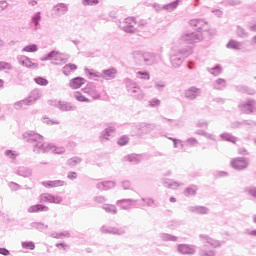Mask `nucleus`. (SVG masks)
Masks as SVG:
<instances>
[{
	"label": "nucleus",
	"mask_w": 256,
	"mask_h": 256,
	"mask_svg": "<svg viewBox=\"0 0 256 256\" xmlns=\"http://www.w3.org/2000/svg\"><path fill=\"white\" fill-rule=\"evenodd\" d=\"M22 139L29 145H32V151L36 154L48 153V151H51L53 149V146H51V144L43 142L44 139L41 134H37L33 131L24 132L22 135Z\"/></svg>",
	"instance_id": "obj_1"
},
{
	"label": "nucleus",
	"mask_w": 256,
	"mask_h": 256,
	"mask_svg": "<svg viewBox=\"0 0 256 256\" xmlns=\"http://www.w3.org/2000/svg\"><path fill=\"white\" fill-rule=\"evenodd\" d=\"M132 55L138 65H153L161 61V55L151 52L134 51Z\"/></svg>",
	"instance_id": "obj_2"
},
{
	"label": "nucleus",
	"mask_w": 256,
	"mask_h": 256,
	"mask_svg": "<svg viewBox=\"0 0 256 256\" xmlns=\"http://www.w3.org/2000/svg\"><path fill=\"white\" fill-rule=\"evenodd\" d=\"M193 53L191 48H182L178 50H171L170 52V63L174 69L179 68L180 65H183L185 57H189Z\"/></svg>",
	"instance_id": "obj_3"
},
{
	"label": "nucleus",
	"mask_w": 256,
	"mask_h": 256,
	"mask_svg": "<svg viewBox=\"0 0 256 256\" xmlns=\"http://www.w3.org/2000/svg\"><path fill=\"white\" fill-rule=\"evenodd\" d=\"M126 89L128 93L131 95V97H134V99H137L138 101H141L144 99L145 95L143 94V90H141V87L137 84V82L126 78L124 80Z\"/></svg>",
	"instance_id": "obj_4"
},
{
	"label": "nucleus",
	"mask_w": 256,
	"mask_h": 256,
	"mask_svg": "<svg viewBox=\"0 0 256 256\" xmlns=\"http://www.w3.org/2000/svg\"><path fill=\"white\" fill-rule=\"evenodd\" d=\"M133 23L135 25H139L140 27L147 25V21L145 20H139L137 22L135 18L129 17L125 19V22L120 25V27L125 31V33H135V26H133Z\"/></svg>",
	"instance_id": "obj_5"
},
{
	"label": "nucleus",
	"mask_w": 256,
	"mask_h": 256,
	"mask_svg": "<svg viewBox=\"0 0 256 256\" xmlns=\"http://www.w3.org/2000/svg\"><path fill=\"white\" fill-rule=\"evenodd\" d=\"M41 61H52V65H63L67 62V58L63 57V54L52 50L45 57L41 58Z\"/></svg>",
	"instance_id": "obj_6"
},
{
	"label": "nucleus",
	"mask_w": 256,
	"mask_h": 256,
	"mask_svg": "<svg viewBox=\"0 0 256 256\" xmlns=\"http://www.w3.org/2000/svg\"><path fill=\"white\" fill-rule=\"evenodd\" d=\"M157 125L151 123L142 122L135 126L136 135L138 137H145V135H149L152 131H155Z\"/></svg>",
	"instance_id": "obj_7"
},
{
	"label": "nucleus",
	"mask_w": 256,
	"mask_h": 256,
	"mask_svg": "<svg viewBox=\"0 0 256 256\" xmlns=\"http://www.w3.org/2000/svg\"><path fill=\"white\" fill-rule=\"evenodd\" d=\"M118 207H121L124 211H129V209H139V207H145V204L139 203V200L133 199H122L118 200L117 203Z\"/></svg>",
	"instance_id": "obj_8"
},
{
	"label": "nucleus",
	"mask_w": 256,
	"mask_h": 256,
	"mask_svg": "<svg viewBox=\"0 0 256 256\" xmlns=\"http://www.w3.org/2000/svg\"><path fill=\"white\" fill-rule=\"evenodd\" d=\"M203 39V34L197 32H184L180 36V41L187 43L188 45H193V43H199Z\"/></svg>",
	"instance_id": "obj_9"
},
{
	"label": "nucleus",
	"mask_w": 256,
	"mask_h": 256,
	"mask_svg": "<svg viewBox=\"0 0 256 256\" xmlns=\"http://www.w3.org/2000/svg\"><path fill=\"white\" fill-rule=\"evenodd\" d=\"M190 25L192 27H196L198 33H207L208 35H211V29L209 28V23L205 21L204 19H192L190 20Z\"/></svg>",
	"instance_id": "obj_10"
},
{
	"label": "nucleus",
	"mask_w": 256,
	"mask_h": 256,
	"mask_svg": "<svg viewBox=\"0 0 256 256\" xmlns=\"http://www.w3.org/2000/svg\"><path fill=\"white\" fill-rule=\"evenodd\" d=\"M238 109L241 113H244L245 115H251L253 111H255V100L248 99L246 102H242L238 105Z\"/></svg>",
	"instance_id": "obj_11"
},
{
	"label": "nucleus",
	"mask_w": 256,
	"mask_h": 256,
	"mask_svg": "<svg viewBox=\"0 0 256 256\" xmlns=\"http://www.w3.org/2000/svg\"><path fill=\"white\" fill-rule=\"evenodd\" d=\"M231 166L236 171H243V169H247L249 167V158L238 157L231 161Z\"/></svg>",
	"instance_id": "obj_12"
},
{
	"label": "nucleus",
	"mask_w": 256,
	"mask_h": 256,
	"mask_svg": "<svg viewBox=\"0 0 256 256\" xmlns=\"http://www.w3.org/2000/svg\"><path fill=\"white\" fill-rule=\"evenodd\" d=\"M40 203H55L59 205L63 203V197L54 196L53 194L45 193L40 195Z\"/></svg>",
	"instance_id": "obj_13"
},
{
	"label": "nucleus",
	"mask_w": 256,
	"mask_h": 256,
	"mask_svg": "<svg viewBox=\"0 0 256 256\" xmlns=\"http://www.w3.org/2000/svg\"><path fill=\"white\" fill-rule=\"evenodd\" d=\"M17 61L20 65H22L23 67H27L28 69H39V64L32 63L31 59L25 55L17 56Z\"/></svg>",
	"instance_id": "obj_14"
},
{
	"label": "nucleus",
	"mask_w": 256,
	"mask_h": 256,
	"mask_svg": "<svg viewBox=\"0 0 256 256\" xmlns=\"http://www.w3.org/2000/svg\"><path fill=\"white\" fill-rule=\"evenodd\" d=\"M84 93L90 95L93 99H100L101 94L97 90V86L94 83H88L87 86L83 89Z\"/></svg>",
	"instance_id": "obj_15"
},
{
	"label": "nucleus",
	"mask_w": 256,
	"mask_h": 256,
	"mask_svg": "<svg viewBox=\"0 0 256 256\" xmlns=\"http://www.w3.org/2000/svg\"><path fill=\"white\" fill-rule=\"evenodd\" d=\"M177 251L181 255H195V247L187 244H179L177 246Z\"/></svg>",
	"instance_id": "obj_16"
},
{
	"label": "nucleus",
	"mask_w": 256,
	"mask_h": 256,
	"mask_svg": "<svg viewBox=\"0 0 256 256\" xmlns=\"http://www.w3.org/2000/svg\"><path fill=\"white\" fill-rule=\"evenodd\" d=\"M52 11L56 17H61V15H65L69 11V6L65 3H58L53 7Z\"/></svg>",
	"instance_id": "obj_17"
},
{
	"label": "nucleus",
	"mask_w": 256,
	"mask_h": 256,
	"mask_svg": "<svg viewBox=\"0 0 256 256\" xmlns=\"http://www.w3.org/2000/svg\"><path fill=\"white\" fill-rule=\"evenodd\" d=\"M162 185L163 187H166V189H179V187H183V185L185 184L181 182H177L175 180L164 178L162 179Z\"/></svg>",
	"instance_id": "obj_18"
},
{
	"label": "nucleus",
	"mask_w": 256,
	"mask_h": 256,
	"mask_svg": "<svg viewBox=\"0 0 256 256\" xmlns=\"http://www.w3.org/2000/svg\"><path fill=\"white\" fill-rule=\"evenodd\" d=\"M85 83H87V80H85V78L83 77L78 76L70 80L69 87L71 89H81V87H83Z\"/></svg>",
	"instance_id": "obj_19"
},
{
	"label": "nucleus",
	"mask_w": 256,
	"mask_h": 256,
	"mask_svg": "<svg viewBox=\"0 0 256 256\" xmlns=\"http://www.w3.org/2000/svg\"><path fill=\"white\" fill-rule=\"evenodd\" d=\"M60 111H76L77 106L73 105L71 102L59 101L56 105Z\"/></svg>",
	"instance_id": "obj_20"
},
{
	"label": "nucleus",
	"mask_w": 256,
	"mask_h": 256,
	"mask_svg": "<svg viewBox=\"0 0 256 256\" xmlns=\"http://www.w3.org/2000/svg\"><path fill=\"white\" fill-rule=\"evenodd\" d=\"M116 75H117V69L110 68V69L103 70L102 73L100 74V77L102 79H105L106 81H111V79H115Z\"/></svg>",
	"instance_id": "obj_21"
},
{
	"label": "nucleus",
	"mask_w": 256,
	"mask_h": 256,
	"mask_svg": "<svg viewBox=\"0 0 256 256\" xmlns=\"http://www.w3.org/2000/svg\"><path fill=\"white\" fill-rule=\"evenodd\" d=\"M117 183L115 181H103L96 184V189L99 191H109V189H113Z\"/></svg>",
	"instance_id": "obj_22"
},
{
	"label": "nucleus",
	"mask_w": 256,
	"mask_h": 256,
	"mask_svg": "<svg viewBox=\"0 0 256 256\" xmlns=\"http://www.w3.org/2000/svg\"><path fill=\"white\" fill-rule=\"evenodd\" d=\"M199 93H200L199 88L193 86L185 91V97H186V99L193 101V100L197 99V97H199Z\"/></svg>",
	"instance_id": "obj_23"
},
{
	"label": "nucleus",
	"mask_w": 256,
	"mask_h": 256,
	"mask_svg": "<svg viewBox=\"0 0 256 256\" xmlns=\"http://www.w3.org/2000/svg\"><path fill=\"white\" fill-rule=\"evenodd\" d=\"M28 213H45L49 211V207L43 204H36L28 208Z\"/></svg>",
	"instance_id": "obj_24"
},
{
	"label": "nucleus",
	"mask_w": 256,
	"mask_h": 256,
	"mask_svg": "<svg viewBox=\"0 0 256 256\" xmlns=\"http://www.w3.org/2000/svg\"><path fill=\"white\" fill-rule=\"evenodd\" d=\"M190 213H196L197 215H207L209 213V208L205 206H190L188 207Z\"/></svg>",
	"instance_id": "obj_25"
},
{
	"label": "nucleus",
	"mask_w": 256,
	"mask_h": 256,
	"mask_svg": "<svg viewBox=\"0 0 256 256\" xmlns=\"http://www.w3.org/2000/svg\"><path fill=\"white\" fill-rule=\"evenodd\" d=\"M199 237L201 241H205V243H208V245H210L211 247H214V248L221 247V243L219 241L214 240L208 235L200 234Z\"/></svg>",
	"instance_id": "obj_26"
},
{
	"label": "nucleus",
	"mask_w": 256,
	"mask_h": 256,
	"mask_svg": "<svg viewBox=\"0 0 256 256\" xmlns=\"http://www.w3.org/2000/svg\"><path fill=\"white\" fill-rule=\"evenodd\" d=\"M245 125H249L250 127H256V122L255 121H249V120H244V121H234L231 123V128L232 129H239V127H243Z\"/></svg>",
	"instance_id": "obj_27"
},
{
	"label": "nucleus",
	"mask_w": 256,
	"mask_h": 256,
	"mask_svg": "<svg viewBox=\"0 0 256 256\" xmlns=\"http://www.w3.org/2000/svg\"><path fill=\"white\" fill-rule=\"evenodd\" d=\"M197 191H199L197 185L192 184L184 190V195L185 197H195V195H197Z\"/></svg>",
	"instance_id": "obj_28"
},
{
	"label": "nucleus",
	"mask_w": 256,
	"mask_h": 256,
	"mask_svg": "<svg viewBox=\"0 0 256 256\" xmlns=\"http://www.w3.org/2000/svg\"><path fill=\"white\" fill-rule=\"evenodd\" d=\"M42 185L44 187H63V185H66L65 181L63 180H53V181H46V182H42Z\"/></svg>",
	"instance_id": "obj_29"
},
{
	"label": "nucleus",
	"mask_w": 256,
	"mask_h": 256,
	"mask_svg": "<svg viewBox=\"0 0 256 256\" xmlns=\"http://www.w3.org/2000/svg\"><path fill=\"white\" fill-rule=\"evenodd\" d=\"M75 71H77V65L75 64H66L63 68H62V73L63 75H66V77H69V75L71 73H75Z\"/></svg>",
	"instance_id": "obj_30"
},
{
	"label": "nucleus",
	"mask_w": 256,
	"mask_h": 256,
	"mask_svg": "<svg viewBox=\"0 0 256 256\" xmlns=\"http://www.w3.org/2000/svg\"><path fill=\"white\" fill-rule=\"evenodd\" d=\"M160 119L162 121H168V123H170L171 127H184V125H185V122L181 119H178V120L167 119L164 116H161Z\"/></svg>",
	"instance_id": "obj_31"
},
{
	"label": "nucleus",
	"mask_w": 256,
	"mask_h": 256,
	"mask_svg": "<svg viewBox=\"0 0 256 256\" xmlns=\"http://www.w3.org/2000/svg\"><path fill=\"white\" fill-rule=\"evenodd\" d=\"M127 233V227L125 226H112V233L111 235H117L118 237H121Z\"/></svg>",
	"instance_id": "obj_32"
},
{
	"label": "nucleus",
	"mask_w": 256,
	"mask_h": 256,
	"mask_svg": "<svg viewBox=\"0 0 256 256\" xmlns=\"http://www.w3.org/2000/svg\"><path fill=\"white\" fill-rule=\"evenodd\" d=\"M179 3H181V0H175L171 3L163 5L162 9H164V11H168L169 13H171V11H175V9L179 7Z\"/></svg>",
	"instance_id": "obj_33"
},
{
	"label": "nucleus",
	"mask_w": 256,
	"mask_h": 256,
	"mask_svg": "<svg viewBox=\"0 0 256 256\" xmlns=\"http://www.w3.org/2000/svg\"><path fill=\"white\" fill-rule=\"evenodd\" d=\"M115 133V126H109L108 128L104 129L101 133L100 139L108 140L111 135Z\"/></svg>",
	"instance_id": "obj_34"
},
{
	"label": "nucleus",
	"mask_w": 256,
	"mask_h": 256,
	"mask_svg": "<svg viewBox=\"0 0 256 256\" xmlns=\"http://www.w3.org/2000/svg\"><path fill=\"white\" fill-rule=\"evenodd\" d=\"M213 87L218 91H223V89L227 87V81L223 78H219L214 82Z\"/></svg>",
	"instance_id": "obj_35"
},
{
	"label": "nucleus",
	"mask_w": 256,
	"mask_h": 256,
	"mask_svg": "<svg viewBox=\"0 0 256 256\" xmlns=\"http://www.w3.org/2000/svg\"><path fill=\"white\" fill-rule=\"evenodd\" d=\"M16 173L20 177H31L33 171L27 167H20L17 169Z\"/></svg>",
	"instance_id": "obj_36"
},
{
	"label": "nucleus",
	"mask_w": 256,
	"mask_h": 256,
	"mask_svg": "<svg viewBox=\"0 0 256 256\" xmlns=\"http://www.w3.org/2000/svg\"><path fill=\"white\" fill-rule=\"evenodd\" d=\"M160 239L161 241H171L173 243H177V241H179V237L169 233H160Z\"/></svg>",
	"instance_id": "obj_37"
},
{
	"label": "nucleus",
	"mask_w": 256,
	"mask_h": 256,
	"mask_svg": "<svg viewBox=\"0 0 256 256\" xmlns=\"http://www.w3.org/2000/svg\"><path fill=\"white\" fill-rule=\"evenodd\" d=\"M220 139H222V141H228V143H237V137L227 132L220 134Z\"/></svg>",
	"instance_id": "obj_38"
},
{
	"label": "nucleus",
	"mask_w": 256,
	"mask_h": 256,
	"mask_svg": "<svg viewBox=\"0 0 256 256\" xmlns=\"http://www.w3.org/2000/svg\"><path fill=\"white\" fill-rule=\"evenodd\" d=\"M227 49H233L234 51H239L241 50V43L238 42L237 40L231 39L227 44H226Z\"/></svg>",
	"instance_id": "obj_39"
},
{
	"label": "nucleus",
	"mask_w": 256,
	"mask_h": 256,
	"mask_svg": "<svg viewBox=\"0 0 256 256\" xmlns=\"http://www.w3.org/2000/svg\"><path fill=\"white\" fill-rule=\"evenodd\" d=\"M26 99L30 101V105H33L35 101H37L38 99H41V91L33 90L30 96Z\"/></svg>",
	"instance_id": "obj_40"
},
{
	"label": "nucleus",
	"mask_w": 256,
	"mask_h": 256,
	"mask_svg": "<svg viewBox=\"0 0 256 256\" xmlns=\"http://www.w3.org/2000/svg\"><path fill=\"white\" fill-rule=\"evenodd\" d=\"M126 159L127 161H129V163H133L134 165H137L141 163L143 157L139 154H131V155H128Z\"/></svg>",
	"instance_id": "obj_41"
},
{
	"label": "nucleus",
	"mask_w": 256,
	"mask_h": 256,
	"mask_svg": "<svg viewBox=\"0 0 256 256\" xmlns=\"http://www.w3.org/2000/svg\"><path fill=\"white\" fill-rule=\"evenodd\" d=\"M41 21V12L35 13L31 18V23L34 25V31L39 29V22Z\"/></svg>",
	"instance_id": "obj_42"
},
{
	"label": "nucleus",
	"mask_w": 256,
	"mask_h": 256,
	"mask_svg": "<svg viewBox=\"0 0 256 256\" xmlns=\"http://www.w3.org/2000/svg\"><path fill=\"white\" fill-rule=\"evenodd\" d=\"M30 227H32V229H36L37 231H45V229H49V225L43 222H32Z\"/></svg>",
	"instance_id": "obj_43"
},
{
	"label": "nucleus",
	"mask_w": 256,
	"mask_h": 256,
	"mask_svg": "<svg viewBox=\"0 0 256 256\" xmlns=\"http://www.w3.org/2000/svg\"><path fill=\"white\" fill-rule=\"evenodd\" d=\"M236 91H239V93H247V95H255V90H253L245 85L236 86Z\"/></svg>",
	"instance_id": "obj_44"
},
{
	"label": "nucleus",
	"mask_w": 256,
	"mask_h": 256,
	"mask_svg": "<svg viewBox=\"0 0 256 256\" xmlns=\"http://www.w3.org/2000/svg\"><path fill=\"white\" fill-rule=\"evenodd\" d=\"M29 105H31V100H27V98H26L24 100H20V101L14 103V109H16V110L23 109V107H27Z\"/></svg>",
	"instance_id": "obj_45"
},
{
	"label": "nucleus",
	"mask_w": 256,
	"mask_h": 256,
	"mask_svg": "<svg viewBox=\"0 0 256 256\" xmlns=\"http://www.w3.org/2000/svg\"><path fill=\"white\" fill-rule=\"evenodd\" d=\"M207 71L211 75H214V77H218V75H221V73H223V68H221L220 65H216L213 68H207Z\"/></svg>",
	"instance_id": "obj_46"
},
{
	"label": "nucleus",
	"mask_w": 256,
	"mask_h": 256,
	"mask_svg": "<svg viewBox=\"0 0 256 256\" xmlns=\"http://www.w3.org/2000/svg\"><path fill=\"white\" fill-rule=\"evenodd\" d=\"M102 209H104V211H106V213H111L112 215H117V207H115V205L104 204L102 206Z\"/></svg>",
	"instance_id": "obj_47"
},
{
	"label": "nucleus",
	"mask_w": 256,
	"mask_h": 256,
	"mask_svg": "<svg viewBox=\"0 0 256 256\" xmlns=\"http://www.w3.org/2000/svg\"><path fill=\"white\" fill-rule=\"evenodd\" d=\"M236 34L241 39H245V38L249 37V33L246 32V30L241 26L236 27Z\"/></svg>",
	"instance_id": "obj_48"
},
{
	"label": "nucleus",
	"mask_w": 256,
	"mask_h": 256,
	"mask_svg": "<svg viewBox=\"0 0 256 256\" xmlns=\"http://www.w3.org/2000/svg\"><path fill=\"white\" fill-rule=\"evenodd\" d=\"M34 81L37 85H41V87H47L49 85V80L41 76L34 78Z\"/></svg>",
	"instance_id": "obj_49"
},
{
	"label": "nucleus",
	"mask_w": 256,
	"mask_h": 256,
	"mask_svg": "<svg viewBox=\"0 0 256 256\" xmlns=\"http://www.w3.org/2000/svg\"><path fill=\"white\" fill-rule=\"evenodd\" d=\"M137 79H144L145 81H149L151 79V76L149 75V72L147 71H138L136 73Z\"/></svg>",
	"instance_id": "obj_50"
},
{
	"label": "nucleus",
	"mask_w": 256,
	"mask_h": 256,
	"mask_svg": "<svg viewBox=\"0 0 256 256\" xmlns=\"http://www.w3.org/2000/svg\"><path fill=\"white\" fill-rule=\"evenodd\" d=\"M74 98L76 99V101H80L81 103H89V99L87 97L83 96V94H81V92H75Z\"/></svg>",
	"instance_id": "obj_51"
},
{
	"label": "nucleus",
	"mask_w": 256,
	"mask_h": 256,
	"mask_svg": "<svg viewBox=\"0 0 256 256\" xmlns=\"http://www.w3.org/2000/svg\"><path fill=\"white\" fill-rule=\"evenodd\" d=\"M127 143H129V136L123 135L120 138H118L117 144L120 147H125V145H127Z\"/></svg>",
	"instance_id": "obj_52"
},
{
	"label": "nucleus",
	"mask_w": 256,
	"mask_h": 256,
	"mask_svg": "<svg viewBox=\"0 0 256 256\" xmlns=\"http://www.w3.org/2000/svg\"><path fill=\"white\" fill-rule=\"evenodd\" d=\"M22 249H29L30 251H33L35 249V243L32 241L29 242H22Z\"/></svg>",
	"instance_id": "obj_53"
},
{
	"label": "nucleus",
	"mask_w": 256,
	"mask_h": 256,
	"mask_svg": "<svg viewBox=\"0 0 256 256\" xmlns=\"http://www.w3.org/2000/svg\"><path fill=\"white\" fill-rule=\"evenodd\" d=\"M37 44H30L23 48L22 51H25L26 53H35L37 51Z\"/></svg>",
	"instance_id": "obj_54"
},
{
	"label": "nucleus",
	"mask_w": 256,
	"mask_h": 256,
	"mask_svg": "<svg viewBox=\"0 0 256 256\" xmlns=\"http://www.w3.org/2000/svg\"><path fill=\"white\" fill-rule=\"evenodd\" d=\"M101 233H104L105 235H111L113 231V226L103 225L100 228Z\"/></svg>",
	"instance_id": "obj_55"
},
{
	"label": "nucleus",
	"mask_w": 256,
	"mask_h": 256,
	"mask_svg": "<svg viewBox=\"0 0 256 256\" xmlns=\"http://www.w3.org/2000/svg\"><path fill=\"white\" fill-rule=\"evenodd\" d=\"M186 145L188 147H197V145H199V141L196 138L191 137L186 140Z\"/></svg>",
	"instance_id": "obj_56"
},
{
	"label": "nucleus",
	"mask_w": 256,
	"mask_h": 256,
	"mask_svg": "<svg viewBox=\"0 0 256 256\" xmlns=\"http://www.w3.org/2000/svg\"><path fill=\"white\" fill-rule=\"evenodd\" d=\"M11 69H13V66H11V63L9 62H0V71H11Z\"/></svg>",
	"instance_id": "obj_57"
},
{
	"label": "nucleus",
	"mask_w": 256,
	"mask_h": 256,
	"mask_svg": "<svg viewBox=\"0 0 256 256\" xmlns=\"http://www.w3.org/2000/svg\"><path fill=\"white\" fill-rule=\"evenodd\" d=\"M142 201L146 203L147 207H157L153 198H142Z\"/></svg>",
	"instance_id": "obj_58"
},
{
	"label": "nucleus",
	"mask_w": 256,
	"mask_h": 256,
	"mask_svg": "<svg viewBox=\"0 0 256 256\" xmlns=\"http://www.w3.org/2000/svg\"><path fill=\"white\" fill-rule=\"evenodd\" d=\"M79 163H81V158L80 157H73V158L68 160V164L71 167H75V165H79Z\"/></svg>",
	"instance_id": "obj_59"
},
{
	"label": "nucleus",
	"mask_w": 256,
	"mask_h": 256,
	"mask_svg": "<svg viewBox=\"0 0 256 256\" xmlns=\"http://www.w3.org/2000/svg\"><path fill=\"white\" fill-rule=\"evenodd\" d=\"M82 4L87 6L99 5V0H82Z\"/></svg>",
	"instance_id": "obj_60"
},
{
	"label": "nucleus",
	"mask_w": 256,
	"mask_h": 256,
	"mask_svg": "<svg viewBox=\"0 0 256 256\" xmlns=\"http://www.w3.org/2000/svg\"><path fill=\"white\" fill-rule=\"evenodd\" d=\"M200 256H215L217 253L213 250L205 251V250H200L199 252Z\"/></svg>",
	"instance_id": "obj_61"
},
{
	"label": "nucleus",
	"mask_w": 256,
	"mask_h": 256,
	"mask_svg": "<svg viewBox=\"0 0 256 256\" xmlns=\"http://www.w3.org/2000/svg\"><path fill=\"white\" fill-rule=\"evenodd\" d=\"M148 103L150 107H159V105H161V100L153 98Z\"/></svg>",
	"instance_id": "obj_62"
},
{
	"label": "nucleus",
	"mask_w": 256,
	"mask_h": 256,
	"mask_svg": "<svg viewBox=\"0 0 256 256\" xmlns=\"http://www.w3.org/2000/svg\"><path fill=\"white\" fill-rule=\"evenodd\" d=\"M166 84L163 81H157L155 82V89H157V91H163V89H165Z\"/></svg>",
	"instance_id": "obj_63"
},
{
	"label": "nucleus",
	"mask_w": 256,
	"mask_h": 256,
	"mask_svg": "<svg viewBox=\"0 0 256 256\" xmlns=\"http://www.w3.org/2000/svg\"><path fill=\"white\" fill-rule=\"evenodd\" d=\"M247 193L253 197L254 199H256V187L255 186H251L249 188H247Z\"/></svg>",
	"instance_id": "obj_64"
}]
</instances>
